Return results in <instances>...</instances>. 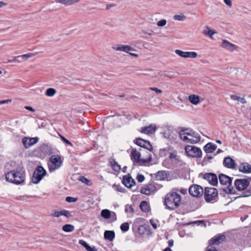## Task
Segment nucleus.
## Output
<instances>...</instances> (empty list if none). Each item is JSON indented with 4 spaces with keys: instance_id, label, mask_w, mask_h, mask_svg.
I'll return each instance as SVG.
<instances>
[{
    "instance_id": "obj_21",
    "label": "nucleus",
    "mask_w": 251,
    "mask_h": 251,
    "mask_svg": "<svg viewBox=\"0 0 251 251\" xmlns=\"http://www.w3.org/2000/svg\"><path fill=\"white\" fill-rule=\"evenodd\" d=\"M156 130L155 125H151L147 126L142 127L140 132L146 134H151L155 132Z\"/></svg>"
},
{
    "instance_id": "obj_58",
    "label": "nucleus",
    "mask_w": 251,
    "mask_h": 251,
    "mask_svg": "<svg viewBox=\"0 0 251 251\" xmlns=\"http://www.w3.org/2000/svg\"><path fill=\"white\" fill-rule=\"evenodd\" d=\"M86 250L87 251H97V250L95 247H91L90 246H89V247Z\"/></svg>"
},
{
    "instance_id": "obj_11",
    "label": "nucleus",
    "mask_w": 251,
    "mask_h": 251,
    "mask_svg": "<svg viewBox=\"0 0 251 251\" xmlns=\"http://www.w3.org/2000/svg\"><path fill=\"white\" fill-rule=\"evenodd\" d=\"M112 48L117 51L126 52L129 53L131 56L136 57H137L139 56L138 54L130 52V51H135L136 50L128 45H118L116 47H113Z\"/></svg>"
},
{
    "instance_id": "obj_54",
    "label": "nucleus",
    "mask_w": 251,
    "mask_h": 251,
    "mask_svg": "<svg viewBox=\"0 0 251 251\" xmlns=\"http://www.w3.org/2000/svg\"><path fill=\"white\" fill-rule=\"evenodd\" d=\"M79 244H80L81 245L83 246L85 248V249H87V248L89 246L86 242H85V241H84L83 240H80L79 241Z\"/></svg>"
},
{
    "instance_id": "obj_14",
    "label": "nucleus",
    "mask_w": 251,
    "mask_h": 251,
    "mask_svg": "<svg viewBox=\"0 0 251 251\" xmlns=\"http://www.w3.org/2000/svg\"><path fill=\"white\" fill-rule=\"evenodd\" d=\"M203 178L206 180L209 183L212 185L216 186L218 184V177L214 173H206L203 176Z\"/></svg>"
},
{
    "instance_id": "obj_49",
    "label": "nucleus",
    "mask_w": 251,
    "mask_h": 251,
    "mask_svg": "<svg viewBox=\"0 0 251 251\" xmlns=\"http://www.w3.org/2000/svg\"><path fill=\"white\" fill-rule=\"evenodd\" d=\"M56 2L65 4V5H71L69 0H57Z\"/></svg>"
},
{
    "instance_id": "obj_13",
    "label": "nucleus",
    "mask_w": 251,
    "mask_h": 251,
    "mask_svg": "<svg viewBox=\"0 0 251 251\" xmlns=\"http://www.w3.org/2000/svg\"><path fill=\"white\" fill-rule=\"evenodd\" d=\"M134 143L137 145L145 148L150 151H151L153 150V148L149 141L145 140L141 138H137Z\"/></svg>"
},
{
    "instance_id": "obj_42",
    "label": "nucleus",
    "mask_w": 251,
    "mask_h": 251,
    "mask_svg": "<svg viewBox=\"0 0 251 251\" xmlns=\"http://www.w3.org/2000/svg\"><path fill=\"white\" fill-rule=\"evenodd\" d=\"M251 196V190L248 189L243 192V193L239 197H247Z\"/></svg>"
},
{
    "instance_id": "obj_57",
    "label": "nucleus",
    "mask_w": 251,
    "mask_h": 251,
    "mask_svg": "<svg viewBox=\"0 0 251 251\" xmlns=\"http://www.w3.org/2000/svg\"><path fill=\"white\" fill-rule=\"evenodd\" d=\"M150 89L152 91H154L157 94H160V93H162V92L161 90L159 89L156 87H151V88H150Z\"/></svg>"
},
{
    "instance_id": "obj_37",
    "label": "nucleus",
    "mask_w": 251,
    "mask_h": 251,
    "mask_svg": "<svg viewBox=\"0 0 251 251\" xmlns=\"http://www.w3.org/2000/svg\"><path fill=\"white\" fill-rule=\"evenodd\" d=\"M36 54H37V53H29L21 55H19V56L20 57V58H22V59H23L24 60H26L27 59H28L29 58L32 57Z\"/></svg>"
},
{
    "instance_id": "obj_35",
    "label": "nucleus",
    "mask_w": 251,
    "mask_h": 251,
    "mask_svg": "<svg viewBox=\"0 0 251 251\" xmlns=\"http://www.w3.org/2000/svg\"><path fill=\"white\" fill-rule=\"evenodd\" d=\"M181 140L184 141L186 143H190L192 144L197 143L198 142H195V138H190L187 137L186 136H182V138H180Z\"/></svg>"
},
{
    "instance_id": "obj_18",
    "label": "nucleus",
    "mask_w": 251,
    "mask_h": 251,
    "mask_svg": "<svg viewBox=\"0 0 251 251\" xmlns=\"http://www.w3.org/2000/svg\"><path fill=\"white\" fill-rule=\"evenodd\" d=\"M122 183L127 188H131L135 185V182L130 175L124 176L123 177Z\"/></svg>"
},
{
    "instance_id": "obj_27",
    "label": "nucleus",
    "mask_w": 251,
    "mask_h": 251,
    "mask_svg": "<svg viewBox=\"0 0 251 251\" xmlns=\"http://www.w3.org/2000/svg\"><path fill=\"white\" fill-rule=\"evenodd\" d=\"M189 100L191 103L196 105L200 103V97L195 95H191L189 96Z\"/></svg>"
},
{
    "instance_id": "obj_23",
    "label": "nucleus",
    "mask_w": 251,
    "mask_h": 251,
    "mask_svg": "<svg viewBox=\"0 0 251 251\" xmlns=\"http://www.w3.org/2000/svg\"><path fill=\"white\" fill-rule=\"evenodd\" d=\"M222 46L223 48L230 51H233L234 50H236L237 48V47L235 45L233 44L226 40H224L223 41L222 43Z\"/></svg>"
},
{
    "instance_id": "obj_24",
    "label": "nucleus",
    "mask_w": 251,
    "mask_h": 251,
    "mask_svg": "<svg viewBox=\"0 0 251 251\" xmlns=\"http://www.w3.org/2000/svg\"><path fill=\"white\" fill-rule=\"evenodd\" d=\"M217 147V145L209 142L204 146L203 150L207 153H212L216 150Z\"/></svg>"
},
{
    "instance_id": "obj_41",
    "label": "nucleus",
    "mask_w": 251,
    "mask_h": 251,
    "mask_svg": "<svg viewBox=\"0 0 251 251\" xmlns=\"http://www.w3.org/2000/svg\"><path fill=\"white\" fill-rule=\"evenodd\" d=\"M120 228L123 232H126L129 229V224L128 223H124L120 226Z\"/></svg>"
},
{
    "instance_id": "obj_39",
    "label": "nucleus",
    "mask_w": 251,
    "mask_h": 251,
    "mask_svg": "<svg viewBox=\"0 0 251 251\" xmlns=\"http://www.w3.org/2000/svg\"><path fill=\"white\" fill-rule=\"evenodd\" d=\"M186 19V16L183 14L176 15L174 16V19L179 21H183Z\"/></svg>"
},
{
    "instance_id": "obj_52",
    "label": "nucleus",
    "mask_w": 251,
    "mask_h": 251,
    "mask_svg": "<svg viewBox=\"0 0 251 251\" xmlns=\"http://www.w3.org/2000/svg\"><path fill=\"white\" fill-rule=\"evenodd\" d=\"M52 217H59L62 216V210L60 211H54L53 213L51 214Z\"/></svg>"
},
{
    "instance_id": "obj_51",
    "label": "nucleus",
    "mask_w": 251,
    "mask_h": 251,
    "mask_svg": "<svg viewBox=\"0 0 251 251\" xmlns=\"http://www.w3.org/2000/svg\"><path fill=\"white\" fill-rule=\"evenodd\" d=\"M77 198H75L72 197H67L66 198V201L68 202H74L77 201Z\"/></svg>"
},
{
    "instance_id": "obj_28",
    "label": "nucleus",
    "mask_w": 251,
    "mask_h": 251,
    "mask_svg": "<svg viewBox=\"0 0 251 251\" xmlns=\"http://www.w3.org/2000/svg\"><path fill=\"white\" fill-rule=\"evenodd\" d=\"M109 162L111 164V167H112L114 171H119L121 170L120 165H119L114 159H110Z\"/></svg>"
},
{
    "instance_id": "obj_10",
    "label": "nucleus",
    "mask_w": 251,
    "mask_h": 251,
    "mask_svg": "<svg viewBox=\"0 0 251 251\" xmlns=\"http://www.w3.org/2000/svg\"><path fill=\"white\" fill-rule=\"evenodd\" d=\"M140 153L137 151L136 150H132L131 153V159H134L137 163L141 162L143 163H146L151 162L152 160V156L151 154H149L148 158L140 159Z\"/></svg>"
},
{
    "instance_id": "obj_34",
    "label": "nucleus",
    "mask_w": 251,
    "mask_h": 251,
    "mask_svg": "<svg viewBox=\"0 0 251 251\" xmlns=\"http://www.w3.org/2000/svg\"><path fill=\"white\" fill-rule=\"evenodd\" d=\"M56 92V91L55 89L50 88L46 91L45 95L48 97H52L55 94Z\"/></svg>"
},
{
    "instance_id": "obj_47",
    "label": "nucleus",
    "mask_w": 251,
    "mask_h": 251,
    "mask_svg": "<svg viewBox=\"0 0 251 251\" xmlns=\"http://www.w3.org/2000/svg\"><path fill=\"white\" fill-rule=\"evenodd\" d=\"M125 212H130V213H133L134 212L133 208H132V206L127 205L125 207Z\"/></svg>"
},
{
    "instance_id": "obj_62",
    "label": "nucleus",
    "mask_w": 251,
    "mask_h": 251,
    "mask_svg": "<svg viewBox=\"0 0 251 251\" xmlns=\"http://www.w3.org/2000/svg\"><path fill=\"white\" fill-rule=\"evenodd\" d=\"M168 245L169 247H173L174 245V241L173 240H170L168 241Z\"/></svg>"
},
{
    "instance_id": "obj_43",
    "label": "nucleus",
    "mask_w": 251,
    "mask_h": 251,
    "mask_svg": "<svg viewBox=\"0 0 251 251\" xmlns=\"http://www.w3.org/2000/svg\"><path fill=\"white\" fill-rule=\"evenodd\" d=\"M62 216H64L66 217L69 218L72 216L71 212L67 210L63 209L62 210Z\"/></svg>"
},
{
    "instance_id": "obj_22",
    "label": "nucleus",
    "mask_w": 251,
    "mask_h": 251,
    "mask_svg": "<svg viewBox=\"0 0 251 251\" xmlns=\"http://www.w3.org/2000/svg\"><path fill=\"white\" fill-rule=\"evenodd\" d=\"M238 169L239 171L243 173H251V165L246 162L241 163Z\"/></svg>"
},
{
    "instance_id": "obj_20",
    "label": "nucleus",
    "mask_w": 251,
    "mask_h": 251,
    "mask_svg": "<svg viewBox=\"0 0 251 251\" xmlns=\"http://www.w3.org/2000/svg\"><path fill=\"white\" fill-rule=\"evenodd\" d=\"M223 165L227 168L232 169L235 168L236 166L235 161L229 156L226 157L224 158Z\"/></svg>"
},
{
    "instance_id": "obj_56",
    "label": "nucleus",
    "mask_w": 251,
    "mask_h": 251,
    "mask_svg": "<svg viewBox=\"0 0 251 251\" xmlns=\"http://www.w3.org/2000/svg\"><path fill=\"white\" fill-rule=\"evenodd\" d=\"M155 76H160V77H168V75L163 73L162 72H159L157 73V75H155Z\"/></svg>"
},
{
    "instance_id": "obj_25",
    "label": "nucleus",
    "mask_w": 251,
    "mask_h": 251,
    "mask_svg": "<svg viewBox=\"0 0 251 251\" xmlns=\"http://www.w3.org/2000/svg\"><path fill=\"white\" fill-rule=\"evenodd\" d=\"M138 233L142 236L148 234L149 227L147 225H141L138 228Z\"/></svg>"
},
{
    "instance_id": "obj_7",
    "label": "nucleus",
    "mask_w": 251,
    "mask_h": 251,
    "mask_svg": "<svg viewBox=\"0 0 251 251\" xmlns=\"http://www.w3.org/2000/svg\"><path fill=\"white\" fill-rule=\"evenodd\" d=\"M186 153L189 156L194 158H200L202 156V151L198 147L187 145L185 148Z\"/></svg>"
},
{
    "instance_id": "obj_32",
    "label": "nucleus",
    "mask_w": 251,
    "mask_h": 251,
    "mask_svg": "<svg viewBox=\"0 0 251 251\" xmlns=\"http://www.w3.org/2000/svg\"><path fill=\"white\" fill-rule=\"evenodd\" d=\"M230 98L234 100H239L240 101V102L242 103L245 104L247 102L246 100L245 99L244 97L243 98H240L237 95H231L230 96Z\"/></svg>"
},
{
    "instance_id": "obj_12",
    "label": "nucleus",
    "mask_w": 251,
    "mask_h": 251,
    "mask_svg": "<svg viewBox=\"0 0 251 251\" xmlns=\"http://www.w3.org/2000/svg\"><path fill=\"white\" fill-rule=\"evenodd\" d=\"M249 185L250 181L245 178L237 179L234 181L235 188L240 191L246 190Z\"/></svg>"
},
{
    "instance_id": "obj_38",
    "label": "nucleus",
    "mask_w": 251,
    "mask_h": 251,
    "mask_svg": "<svg viewBox=\"0 0 251 251\" xmlns=\"http://www.w3.org/2000/svg\"><path fill=\"white\" fill-rule=\"evenodd\" d=\"M203 33L205 35H207L210 37H212V36L216 33V32L213 30H211L208 26L206 27V29H205L203 31Z\"/></svg>"
},
{
    "instance_id": "obj_60",
    "label": "nucleus",
    "mask_w": 251,
    "mask_h": 251,
    "mask_svg": "<svg viewBox=\"0 0 251 251\" xmlns=\"http://www.w3.org/2000/svg\"><path fill=\"white\" fill-rule=\"evenodd\" d=\"M224 2L228 6H231L232 4L231 0H224Z\"/></svg>"
},
{
    "instance_id": "obj_9",
    "label": "nucleus",
    "mask_w": 251,
    "mask_h": 251,
    "mask_svg": "<svg viewBox=\"0 0 251 251\" xmlns=\"http://www.w3.org/2000/svg\"><path fill=\"white\" fill-rule=\"evenodd\" d=\"M186 135L195 138V142H199L201 140V136L199 134L190 128H186L179 131V136L180 138Z\"/></svg>"
},
{
    "instance_id": "obj_3",
    "label": "nucleus",
    "mask_w": 251,
    "mask_h": 251,
    "mask_svg": "<svg viewBox=\"0 0 251 251\" xmlns=\"http://www.w3.org/2000/svg\"><path fill=\"white\" fill-rule=\"evenodd\" d=\"M219 179L221 185L226 186L223 189L224 192L226 194H234L233 186L231 185L232 178L225 175L221 174L219 175Z\"/></svg>"
},
{
    "instance_id": "obj_45",
    "label": "nucleus",
    "mask_w": 251,
    "mask_h": 251,
    "mask_svg": "<svg viewBox=\"0 0 251 251\" xmlns=\"http://www.w3.org/2000/svg\"><path fill=\"white\" fill-rule=\"evenodd\" d=\"M60 138H61L62 141L64 143H65L66 145L73 147V144L70 141H69L68 139H67L66 138H65L64 136H63L62 135H60Z\"/></svg>"
},
{
    "instance_id": "obj_61",
    "label": "nucleus",
    "mask_w": 251,
    "mask_h": 251,
    "mask_svg": "<svg viewBox=\"0 0 251 251\" xmlns=\"http://www.w3.org/2000/svg\"><path fill=\"white\" fill-rule=\"evenodd\" d=\"M25 108L32 112H34L35 111V110L31 106H26L25 107Z\"/></svg>"
},
{
    "instance_id": "obj_55",
    "label": "nucleus",
    "mask_w": 251,
    "mask_h": 251,
    "mask_svg": "<svg viewBox=\"0 0 251 251\" xmlns=\"http://www.w3.org/2000/svg\"><path fill=\"white\" fill-rule=\"evenodd\" d=\"M82 182L84 183L87 185H89V182H90V180H88L87 178L85 177L84 176H81L80 177L79 179Z\"/></svg>"
},
{
    "instance_id": "obj_46",
    "label": "nucleus",
    "mask_w": 251,
    "mask_h": 251,
    "mask_svg": "<svg viewBox=\"0 0 251 251\" xmlns=\"http://www.w3.org/2000/svg\"><path fill=\"white\" fill-rule=\"evenodd\" d=\"M44 150L49 155H51L53 153L52 151V149L48 146H45L43 147Z\"/></svg>"
},
{
    "instance_id": "obj_50",
    "label": "nucleus",
    "mask_w": 251,
    "mask_h": 251,
    "mask_svg": "<svg viewBox=\"0 0 251 251\" xmlns=\"http://www.w3.org/2000/svg\"><path fill=\"white\" fill-rule=\"evenodd\" d=\"M136 179L139 182H142L145 180V176L142 174H138Z\"/></svg>"
},
{
    "instance_id": "obj_30",
    "label": "nucleus",
    "mask_w": 251,
    "mask_h": 251,
    "mask_svg": "<svg viewBox=\"0 0 251 251\" xmlns=\"http://www.w3.org/2000/svg\"><path fill=\"white\" fill-rule=\"evenodd\" d=\"M141 210L144 212H147L149 211V206L147 201H142L140 205Z\"/></svg>"
},
{
    "instance_id": "obj_29",
    "label": "nucleus",
    "mask_w": 251,
    "mask_h": 251,
    "mask_svg": "<svg viewBox=\"0 0 251 251\" xmlns=\"http://www.w3.org/2000/svg\"><path fill=\"white\" fill-rule=\"evenodd\" d=\"M62 229L65 232H70L75 229V226L71 224H66L62 226Z\"/></svg>"
},
{
    "instance_id": "obj_59",
    "label": "nucleus",
    "mask_w": 251,
    "mask_h": 251,
    "mask_svg": "<svg viewBox=\"0 0 251 251\" xmlns=\"http://www.w3.org/2000/svg\"><path fill=\"white\" fill-rule=\"evenodd\" d=\"M179 192L183 195H185L187 193V190L185 188H181L180 189Z\"/></svg>"
},
{
    "instance_id": "obj_53",
    "label": "nucleus",
    "mask_w": 251,
    "mask_h": 251,
    "mask_svg": "<svg viewBox=\"0 0 251 251\" xmlns=\"http://www.w3.org/2000/svg\"><path fill=\"white\" fill-rule=\"evenodd\" d=\"M213 157L211 156H206L203 158V163L204 164H207V163L209 162V161L211 159H212Z\"/></svg>"
},
{
    "instance_id": "obj_33",
    "label": "nucleus",
    "mask_w": 251,
    "mask_h": 251,
    "mask_svg": "<svg viewBox=\"0 0 251 251\" xmlns=\"http://www.w3.org/2000/svg\"><path fill=\"white\" fill-rule=\"evenodd\" d=\"M166 176L165 171H158L156 174V178L158 180H162L165 179Z\"/></svg>"
},
{
    "instance_id": "obj_1",
    "label": "nucleus",
    "mask_w": 251,
    "mask_h": 251,
    "mask_svg": "<svg viewBox=\"0 0 251 251\" xmlns=\"http://www.w3.org/2000/svg\"><path fill=\"white\" fill-rule=\"evenodd\" d=\"M181 200L180 196L176 192L168 193L165 196L164 204L166 209L173 210L179 206Z\"/></svg>"
},
{
    "instance_id": "obj_5",
    "label": "nucleus",
    "mask_w": 251,
    "mask_h": 251,
    "mask_svg": "<svg viewBox=\"0 0 251 251\" xmlns=\"http://www.w3.org/2000/svg\"><path fill=\"white\" fill-rule=\"evenodd\" d=\"M62 163L60 155H52L49 158V163H48L49 172H53L58 169L62 166Z\"/></svg>"
},
{
    "instance_id": "obj_36",
    "label": "nucleus",
    "mask_w": 251,
    "mask_h": 251,
    "mask_svg": "<svg viewBox=\"0 0 251 251\" xmlns=\"http://www.w3.org/2000/svg\"><path fill=\"white\" fill-rule=\"evenodd\" d=\"M170 147H167L160 150L159 155L160 157H164L167 155L168 152L169 151Z\"/></svg>"
},
{
    "instance_id": "obj_2",
    "label": "nucleus",
    "mask_w": 251,
    "mask_h": 251,
    "mask_svg": "<svg viewBox=\"0 0 251 251\" xmlns=\"http://www.w3.org/2000/svg\"><path fill=\"white\" fill-rule=\"evenodd\" d=\"M5 178L7 181L20 184L25 181V176L24 171H12L6 174Z\"/></svg>"
},
{
    "instance_id": "obj_4",
    "label": "nucleus",
    "mask_w": 251,
    "mask_h": 251,
    "mask_svg": "<svg viewBox=\"0 0 251 251\" xmlns=\"http://www.w3.org/2000/svg\"><path fill=\"white\" fill-rule=\"evenodd\" d=\"M203 195L204 199L207 202L218 201V193L216 188L206 187L204 189Z\"/></svg>"
},
{
    "instance_id": "obj_16",
    "label": "nucleus",
    "mask_w": 251,
    "mask_h": 251,
    "mask_svg": "<svg viewBox=\"0 0 251 251\" xmlns=\"http://www.w3.org/2000/svg\"><path fill=\"white\" fill-rule=\"evenodd\" d=\"M38 141L39 138L37 137L33 138L24 137L22 140L23 144L25 148H29L37 143Z\"/></svg>"
},
{
    "instance_id": "obj_64",
    "label": "nucleus",
    "mask_w": 251,
    "mask_h": 251,
    "mask_svg": "<svg viewBox=\"0 0 251 251\" xmlns=\"http://www.w3.org/2000/svg\"><path fill=\"white\" fill-rule=\"evenodd\" d=\"M176 157V155L175 154H174L173 153H170L169 158L170 159H174V158H175Z\"/></svg>"
},
{
    "instance_id": "obj_63",
    "label": "nucleus",
    "mask_w": 251,
    "mask_h": 251,
    "mask_svg": "<svg viewBox=\"0 0 251 251\" xmlns=\"http://www.w3.org/2000/svg\"><path fill=\"white\" fill-rule=\"evenodd\" d=\"M115 4H107L106 7V10H108L110 8H111L112 7L115 6Z\"/></svg>"
},
{
    "instance_id": "obj_17",
    "label": "nucleus",
    "mask_w": 251,
    "mask_h": 251,
    "mask_svg": "<svg viewBox=\"0 0 251 251\" xmlns=\"http://www.w3.org/2000/svg\"><path fill=\"white\" fill-rule=\"evenodd\" d=\"M226 239V236L223 234H218L212 238L209 241V244L210 245H218L222 243Z\"/></svg>"
},
{
    "instance_id": "obj_31",
    "label": "nucleus",
    "mask_w": 251,
    "mask_h": 251,
    "mask_svg": "<svg viewBox=\"0 0 251 251\" xmlns=\"http://www.w3.org/2000/svg\"><path fill=\"white\" fill-rule=\"evenodd\" d=\"M101 216L105 219H109L111 217V212L108 209H103L101 211Z\"/></svg>"
},
{
    "instance_id": "obj_40",
    "label": "nucleus",
    "mask_w": 251,
    "mask_h": 251,
    "mask_svg": "<svg viewBox=\"0 0 251 251\" xmlns=\"http://www.w3.org/2000/svg\"><path fill=\"white\" fill-rule=\"evenodd\" d=\"M113 187L116 190H117V191L120 192L125 193L126 191L125 189L123 188L119 184H114L113 185Z\"/></svg>"
},
{
    "instance_id": "obj_8",
    "label": "nucleus",
    "mask_w": 251,
    "mask_h": 251,
    "mask_svg": "<svg viewBox=\"0 0 251 251\" xmlns=\"http://www.w3.org/2000/svg\"><path fill=\"white\" fill-rule=\"evenodd\" d=\"M203 188L198 184H193L189 188V194L196 198L201 197L204 193Z\"/></svg>"
},
{
    "instance_id": "obj_26",
    "label": "nucleus",
    "mask_w": 251,
    "mask_h": 251,
    "mask_svg": "<svg viewBox=\"0 0 251 251\" xmlns=\"http://www.w3.org/2000/svg\"><path fill=\"white\" fill-rule=\"evenodd\" d=\"M115 236V232L113 230H105L104 233V238L110 241H113Z\"/></svg>"
},
{
    "instance_id": "obj_44",
    "label": "nucleus",
    "mask_w": 251,
    "mask_h": 251,
    "mask_svg": "<svg viewBox=\"0 0 251 251\" xmlns=\"http://www.w3.org/2000/svg\"><path fill=\"white\" fill-rule=\"evenodd\" d=\"M19 58H20L19 56H15L12 59H8L6 62H4V63H11L13 62H21V60H19Z\"/></svg>"
},
{
    "instance_id": "obj_15",
    "label": "nucleus",
    "mask_w": 251,
    "mask_h": 251,
    "mask_svg": "<svg viewBox=\"0 0 251 251\" xmlns=\"http://www.w3.org/2000/svg\"><path fill=\"white\" fill-rule=\"evenodd\" d=\"M175 53L183 58H195L197 56V52L194 51H183L179 50H176Z\"/></svg>"
},
{
    "instance_id": "obj_19",
    "label": "nucleus",
    "mask_w": 251,
    "mask_h": 251,
    "mask_svg": "<svg viewBox=\"0 0 251 251\" xmlns=\"http://www.w3.org/2000/svg\"><path fill=\"white\" fill-rule=\"evenodd\" d=\"M155 190L156 187L154 185L150 183L144 187H143L140 190V193L146 195H149L151 193L154 192Z\"/></svg>"
},
{
    "instance_id": "obj_6",
    "label": "nucleus",
    "mask_w": 251,
    "mask_h": 251,
    "mask_svg": "<svg viewBox=\"0 0 251 251\" xmlns=\"http://www.w3.org/2000/svg\"><path fill=\"white\" fill-rule=\"evenodd\" d=\"M46 175V171L41 166H38L34 170L32 177V182L34 184H38Z\"/></svg>"
},
{
    "instance_id": "obj_48",
    "label": "nucleus",
    "mask_w": 251,
    "mask_h": 251,
    "mask_svg": "<svg viewBox=\"0 0 251 251\" xmlns=\"http://www.w3.org/2000/svg\"><path fill=\"white\" fill-rule=\"evenodd\" d=\"M167 23V21L165 19H162L160 21H159L157 23V25L158 26H163L164 25H166Z\"/></svg>"
}]
</instances>
